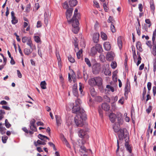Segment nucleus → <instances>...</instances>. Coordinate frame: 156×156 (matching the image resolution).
I'll return each mask as SVG.
<instances>
[{"label":"nucleus","mask_w":156,"mask_h":156,"mask_svg":"<svg viewBox=\"0 0 156 156\" xmlns=\"http://www.w3.org/2000/svg\"><path fill=\"white\" fill-rule=\"evenodd\" d=\"M72 111L73 113L77 114L75 117V122L76 126L80 127L82 126L83 120H85L87 119L84 110L81 108L79 106L75 105L72 108Z\"/></svg>","instance_id":"f257e3e1"},{"label":"nucleus","mask_w":156,"mask_h":156,"mask_svg":"<svg viewBox=\"0 0 156 156\" xmlns=\"http://www.w3.org/2000/svg\"><path fill=\"white\" fill-rule=\"evenodd\" d=\"M118 135L119 140H122L124 138L125 140H129L128 133L125 128L119 129L118 133Z\"/></svg>","instance_id":"f03ea898"},{"label":"nucleus","mask_w":156,"mask_h":156,"mask_svg":"<svg viewBox=\"0 0 156 156\" xmlns=\"http://www.w3.org/2000/svg\"><path fill=\"white\" fill-rule=\"evenodd\" d=\"M71 21H72L71 23H72V25L73 27L72 31L74 33L77 34L79 30L78 27L79 23L78 20L77 18H76L75 20H71Z\"/></svg>","instance_id":"7ed1b4c3"},{"label":"nucleus","mask_w":156,"mask_h":156,"mask_svg":"<svg viewBox=\"0 0 156 156\" xmlns=\"http://www.w3.org/2000/svg\"><path fill=\"white\" fill-rule=\"evenodd\" d=\"M73 10V9L72 8H69L67 9L66 12V17L69 22H71V20L70 19V18L72 16V13Z\"/></svg>","instance_id":"20e7f679"},{"label":"nucleus","mask_w":156,"mask_h":156,"mask_svg":"<svg viewBox=\"0 0 156 156\" xmlns=\"http://www.w3.org/2000/svg\"><path fill=\"white\" fill-rule=\"evenodd\" d=\"M114 56V53L112 51H110L107 53L106 55V58L107 60L110 61L113 59Z\"/></svg>","instance_id":"39448f33"},{"label":"nucleus","mask_w":156,"mask_h":156,"mask_svg":"<svg viewBox=\"0 0 156 156\" xmlns=\"http://www.w3.org/2000/svg\"><path fill=\"white\" fill-rule=\"evenodd\" d=\"M78 134L79 136L82 138H83L84 136L86 134V131L84 129H79L78 130Z\"/></svg>","instance_id":"423d86ee"},{"label":"nucleus","mask_w":156,"mask_h":156,"mask_svg":"<svg viewBox=\"0 0 156 156\" xmlns=\"http://www.w3.org/2000/svg\"><path fill=\"white\" fill-rule=\"evenodd\" d=\"M95 80L96 85L98 86H101L102 85V80L101 77H95Z\"/></svg>","instance_id":"0eeeda50"},{"label":"nucleus","mask_w":156,"mask_h":156,"mask_svg":"<svg viewBox=\"0 0 156 156\" xmlns=\"http://www.w3.org/2000/svg\"><path fill=\"white\" fill-rule=\"evenodd\" d=\"M101 108L102 109L105 111H108L110 109V106L109 105L106 103H102L101 105Z\"/></svg>","instance_id":"6e6552de"},{"label":"nucleus","mask_w":156,"mask_h":156,"mask_svg":"<svg viewBox=\"0 0 156 156\" xmlns=\"http://www.w3.org/2000/svg\"><path fill=\"white\" fill-rule=\"evenodd\" d=\"M104 47L105 49L107 51H109L111 49V46L109 42L106 41L104 42Z\"/></svg>","instance_id":"1a4fd4ad"},{"label":"nucleus","mask_w":156,"mask_h":156,"mask_svg":"<svg viewBox=\"0 0 156 156\" xmlns=\"http://www.w3.org/2000/svg\"><path fill=\"white\" fill-rule=\"evenodd\" d=\"M99 34L98 33H95L93 36V40L95 43H98L99 41Z\"/></svg>","instance_id":"9d476101"},{"label":"nucleus","mask_w":156,"mask_h":156,"mask_svg":"<svg viewBox=\"0 0 156 156\" xmlns=\"http://www.w3.org/2000/svg\"><path fill=\"white\" fill-rule=\"evenodd\" d=\"M116 118L117 117L116 115L113 113H110L109 115L110 120L111 122L112 123L114 122L115 121Z\"/></svg>","instance_id":"9b49d317"},{"label":"nucleus","mask_w":156,"mask_h":156,"mask_svg":"<svg viewBox=\"0 0 156 156\" xmlns=\"http://www.w3.org/2000/svg\"><path fill=\"white\" fill-rule=\"evenodd\" d=\"M129 140H125V146L126 150L128 151L130 153H131L132 152V149H131V147L130 146V145L128 143Z\"/></svg>","instance_id":"f8f14e48"},{"label":"nucleus","mask_w":156,"mask_h":156,"mask_svg":"<svg viewBox=\"0 0 156 156\" xmlns=\"http://www.w3.org/2000/svg\"><path fill=\"white\" fill-rule=\"evenodd\" d=\"M73 94L76 97H78V91L77 89V86L76 84H75L73 86Z\"/></svg>","instance_id":"ddd939ff"},{"label":"nucleus","mask_w":156,"mask_h":156,"mask_svg":"<svg viewBox=\"0 0 156 156\" xmlns=\"http://www.w3.org/2000/svg\"><path fill=\"white\" fill-rule=\"evenodd\" d=\"M78 9H76L74 12L73 16L72 19V20H75L76 18H77V20L80 18V15L78 13Z\"/></svg>","instance_id":"4468645a"},{"label":"nucleus","mask_w":156,"mask_h":156,"mask_svg":"<svg viewBox=\"0 0 156 156\" xmlns=\"http://www.w3.org/2000/svg\"><path fill=\"white\" fill-rule=\"evenodd\" d=\"M96 48V49L97 51L99 53L102 52L103 50L102 46L101 45L99 44H96L95 46H94Z\"/></svg>","instance_id":"2eb2a0df"},{"label":"nucleus","mask_w":156,"mask_h":156,"mask_svg":"<svg viewBox=\"0 0 156 156\" xmlns=\"http://www.w3.org/2000/svg\"><path fill=\"white\" fill-rule=\"evenodd\" d=\"M56 124L57 126H59L61 124L62 121L61 117L58 115H55Z\"/></svg>","instance_id":"dca6fc26"},{"label":"nucleus","mask_w":156,"mask_h":156,"mask_svg":"<svg viewBox=\"0 0 156 156\" xmlns=\"http://www.w3.org/2000/svg\"><path fill=\"white\" fill-rule=\"evenodd\" d=\"M95 77L94 78L90 79L89 81V83L91 86H93L96 85V83L95 82Z\"/></svg>","instance_id":"f3484780"},{"label":"nucleus","mask_w":156,"mask_h":156,"mask_svg":"<svg viewBox=\"0 0 156 156\" xmlns=\"http://www.w3.org/2000/svg\"><path fill=\"white\" fill-rule=\"evenodd\" d=\"M150 8L153 14L154 13L155 9V6L153 0H150Z\"/></svg>","instance_id":"a211bd4d"},{"label":"nucleus","mask_w":156,"mask_h":156,"mask_svg":"<svg viewBox=\"0 0 156 156\" xmlns=\"http://www.w3.org/2000/svg\"><path fill=\"white\" fill-rule=\"evenodd\" d=\"M77 3L76 0H70L69 2V5L71 7H74L76 6Z\"/></svg>","instance_id":"6ab92c4d"},{"label":"nucleus","mask_w":156,"mask_h":156,"mask_svg":"<svg viewBox=\"0 0 156 156\" xmlns=\"http://www.w3.org/2000/svg\"><path fill=\"white\" fill-rule=\"evenodd\" d=\"M49 12H45L44 13V23L46 25L47 24L48 22V18L49 17Z\"/></svg>","instance_id":"aec40b11"},{"label":"nucleus","mask_w":156,"mask_h":156,"mask_svg":"<svg viewBox=\"0 0 156 156\" xmlns=\"http://www.w3.org/2000/svg\"><path fill=\"white\" fill-rule=\"evenodd\" d=\"M27 45L29 46L31 49H32L33 46H34L33 44L32 41L30 37L29 39L27 40Z\"/></svg>","instance_id":"412c9836"},{"label":"nucleus","mask_w":156,"mask_h":156,"mask_svg":"<svg viewBox=\"0 0 156 156\" xmlns=\"http://www.w3.org/2000/svg\"><path fill=\"white\" fill-rule=\"evenodd\" d=\"M118 44L120 49L122 47V42L121 37H119L118 38Z\"/></svg>","instance_id":"4be33fe9"},{"label":"nucleus","mask_w":156,"mask_h":156,"mask_svg":"<svg viewBox=\"0 0 156 156\" xmlns=\"http://www.w3.org/2000/svg\"><path fill=\"white\" fill-rule=\"evenodd\" d=\"M38 137L40 139L42 140H44V141H46V140H44V138H45L48 140H49V138L46 136L43 135L41 134H39L38 135Z\"/></svg>","instance_id":"5701e85b"},{"label":"nucleus","mask_w":156,"mask_h":156,"mask_svg":"<svg viewBox=\"0 0 156 156\" xmlns=\"http://www.w3.org/2000/svg\"><path fill=\"white\" fill-rule=\"evenodd\" d=\"M136 47L137 49L140 51H142V49L141 48V44L140 42L138 41L137 42L136 44Z\"/></svg>","instance_id":"b1692460"},{"label":"nucleus","mask_w":156,"mask_h":156,"mask_svg":"<svg viewBox=\"0 0 156 156\" xmlns=\"http://www.w3.org/2000/svg\"><path fill=\"white\" fill-rule=\"evenodd\" d=\"M47 84L45 81L41 82L40 84V86L41 88L43 89H44L46 88Z\"/></svg>","instance_id":"393cba45"},{"label":"nucleus","mask_w":156,"mask_h":156,"mask_svg":"<svg viewBox=\"0 0 156 156\" xmlns=\"http://www.w3.org/2000/svg\"><path fill=\"white\" fill-rule=\"evenodd\" d=\"M32 51H31V50L28 48H26L24 49V52L25 54L27 55H29L30 54Z\"/></svg>","instance_id":"a878e982"},{"label":"nucleus","mask_w":156,"mask_h":156,"mask_svg":"<svg viewBox=\"0 0 156 156\" xmlns=\"http://www.w3.org/2000/svg\"><path fill=\"white\" fill-rule=\"evenodd\" d=\"M34 144L35 146H37L38 145H44L46 144V143H45L44 142L38 140L37 142H35L34 143Z\"/></svg>","instance_id":"bb28decb"},{"label":"nucleus","mask_w":156,"mask_h":156,"mask_svg":"<svg viewBox=\"0 0 156 156\" xmlns=\"http://www.w3.org/2000/svg\"><path fill=\"white\" fill-rule=\"evenodd\" d=\"M90 92L92 96L94 97L96 95V93L93 87H91L90 89Z\"/></svg>","instance_id":"cd10ccee"},{"label":"nucleus","mask_w":156,"mask_h":156,"mask_svg":"<svg viewBox=\"0 0 156 156\" xmlns=\"http://www.w3.org/2000/svg\"><path fill=\"white\" fill-rule=\"evenodd\" d=\"M101 37L103 40H106L107 39V35L103 32H101Z\"/></svg>","instance_id":"c85d7f7f"},{"label":"nucleus","mask_w":156,"mask_h":156,"mask_svg":"<svg viewBox=\"0 0 156 156\" xmlns=\"http://www.w3.org/2000/svg\"><path fill=\"white\" fill-rule=\"evenodd\" d=\"M91 52L92 55H94L97 53V51L94 46L91 49Z\"/></svg>","instance_id":"c756f323"},{"label":"nucleus","mask_w":156,"mask_h":156,"mask_svg":"<svg viewBox=\"0 0 156 156\" xmlns=\"http://www.w3.org/2000/svg\"><path fill=\"white\" fill-rule=\"evenodd\" d=\"M83 52V50L81 49L79 51L76 53V55L77 58L78 59L80 58L81 55L82 54Z\"/></svg>","instance_id":"7c9ffc66"},{"label":"nucleus","mask_w":156,"mask_h":156,"mask_svg":"<svg viewBox=\"0 0 156 156\" xmlns=\"http://www.w3.org/2000/svg\"><path fill=\"white\" fill-rule=\"evenodd\" d=\"M104 73L105 75L110 76L111 75V72L109 70V69H105Z\"/></svg>","instance_id":"2f4dec72"},{"label":"nucleus","mask_w":156,"mask_h":156,"mask_svg":"<svg viewBox=\"0 0 156 156\" xmlns=\"http://www.w3.org/2000/svg\"><path fill=\"white\" fill-rule=\"evenodd\" d=\"M30 129L32 131L36 132L37 131V129L35 125H30Z\"/></svg>","instance_id":"473e14b6"},{"label":"nucleus","mask_w":156,"mask_h":156,"mask_svg":"<svg viewBox=\"0 0 156 156\" xmlns=\"http://www.w3.org/2000/svg\"><path fill=\"white\" fill-rule=\"evenodd\" d=\"M11 18L12 19L11 22L12 24H15L18 22V20L16 19V17H12Z\"/></svg>","instance_id":"72a5a7b5"},{"label":"nucleus","mask_w":156,"mask_h":156,"mask_svg":"<svg viewBox=\"0 0 156 156\" xmlns=\"http://www.w3.org/2000/svg\"><path fill=\"white\" fill-rule=\"evenodd\" d=\"M152 53L154 56L156 55V44L153 46L152 49Z\"/></svg>","instance_id":"f704fd0d"},{"label":"nucleus","mask_w":156,"mask_h":156,"mask_svg":"<svg viewBox=\"0 0 156 156\" xmlns=\"http://www.w3.org/2000/svg\"><path fill=\"white\" fill-rule=\"evenodd\" d=\"M106 88L108 89V90H111L112 92H113L114 91V88L110 85H107L106 86Z\"/></svg>","instance_id":"c9c22d12"},{"label":"nucleus","mask_w":156,"mask_h":156,"mask_svg":"<svg viewBox=\"0 0 156 156\" xmlns=\"http://www.w3.org/2000/svg\"><path fill=\"white\" fill-rule=\"evenodd\" d=\"M115 22V21L113 19V17L111 16H110L108 20V22L109 23H111L113 24V22Z\"/></svg>","instance_id":"e433bc0d"},{"label":"nucleus","mask_w":156,"mask_h":156,"mask_svg":"<svg viewBox=\"0 0 156 156\" xmlns=\"http://www.w3.org/2000/svg\"><path fill=\"white\" fill-rule=\"evenodd\" d=\"M99 58L100 61L102 62H104L105 61V56L102 54H101L100 55Z\"/></svg>","instance_id":"4c0bfd02"},{"label":"nucleus","mask_w":156,"mask_h":156,"mask_svg":"<svg viewBox=\"0 0 156 156\" xmlns=\"http://www.w3.org/2000/svg\"><path fill=\"white\" fill-rule=\"evenodd\" d=\"M85 61L86 63L88 66L89 67L91 66V64L90 61L88 58H85Z\"/></svg>","instance_id":"58836bf2"},{"label":"nucleus","mask_w":156,"mask_h":156,"mask_svg":"<svg viewBox=\"0 0 156 156\" xmlns=\"http://www.w3.org/2000/svg\"><path fill=\"white\" fill-rule=\"evenodd\" d=\"M5 124L6 128H9L11 126V125L8 122L7 119H5Z\"/></svg>","instance_id":"ea45409f"},{"label":"nucleus","mask_w":156,"mask_h":156,"mask_svg":"<svg viewBox=\"0 0 156 156\" xmlns=\"http://www.w3.org/2000/svg\"><path fill=\"white\" fill-rule=\"evenodd\" d=\"M29 38L30 37H23L22 39V42L23 43L27 42V40H28Z\"/></svg>","instance_id":"a19ab883"},{"label":"nucleus","mask_w":156,"mask_h":156,"mask_svg":"<svg viewBox=\"0 0 156 156\" xmlns=\"http://www.w3.org/2000/svg\"><path fill=\"white\" fill-rule=\"evenodd\" d=\"M81 101L79 99H77L75 101V106H80V104L81 103Z\"/></svg>","instance_id":"79ce46f5"},{"label":"nucleus","mask_w":156,"mask_h":156,"mask_svg":"<svg viewBox=\"0 0 156 156\" xmlns=\"http://www.w3.org/2000/svg\"><path fill=\"white\" fill-rule=\"evenodd\" d=\"M99 69H92V72L94 74H98L99 72Z\"/></svg>","instance_id":"37998d69"},{"label":"nucleus","mask_w":156,"mask_h":156,"mask_svg":"<svg viewBox=\"0 0 156 156\" xmlns=\"http://www.w3.org/2000/svg\"><path fill=\"white\" fill-rule=\"evenodd\" d=\"M156 34V29H155V30L153 32V37H152V40L153 41V43H154V41L155 40Z\"/></svg>","instance_id":"c03bdc74"},{"label":"nucleus","mask_w":156,"mask_h":156,"mask_svg":"<svg viewBox=\"0 0 156 156\" xmlns=\"http://www.w3.org/2000/svg\"><path fill=\"white\" fill-rule=\"evenodd\" d=\"M111 66L112 68H115L117 67V63L115 62H113L111 64Z\"/></svg>","instance_id":"a18cd8bd"},{"label":"nucleus","mask_w":156,"mask_h":156,"mask_svg":"<svg viewBox=\"0 0 156 156\" xmlns=\"http://www.w3.org/2000/svg\"><path fill=\"white\" fill-rule=\"evenodd\" d=\"M111 30L112 32L113 33H114L116 31V29L115 26L112 23L111 24Z\"/></svg>","instance_id":"49530a36"},{"label":"nucleus","mask_w":156,"mask_h":156,"mask_svg":"<svg viewBox=\"0 0 156 156\" xmlns=\"http://www.w3.org/2000/svg\"><path fill=\"white\" fill-rule=\"evenodd\" d=\"M93 67L94 68H98L100 67V63H95L93 65Z\"/></svg>","instance_id":"de8ad7c7"},{"label":"nucleus","mask_w":156,"mask_h":156,"mask_svg":"<svg viewBox=\"0 0 156 156\" xmlns=\"http://www.w3.org/2000/svg\"><path fill=\"white\" fill-rule=\"evenodd\" d=\"M34 41L37 43H39L40 41V38L38 36H34Z\"/></svg>","instance_id":"09e8293b"},{"label":"nucleus","mask_w":156,"mask_h":156,"mask_svg":"<svg viewBox=\"0 0 156 156\" xmlns=\"http://www.w3.org/2000/svg\"><path fill=\"white\" fill-rule=\"evenodd\" d=\"M113 129L115 132V133H118L119 131V127L115 125L114 126H113Z\"/></svg>","instance_id":"8fccbe9b"},{"label":"nucleus","mask_w":156,"mask_h":156,"mask_svg":"<svg viewBox=\"0 0 156 156\" xmlns=\"http://www.w3.org/2000/svg\"><path fill=\"white\" fill-rule=\"evenodd\" d=\"M30 4H28L27 5L26 8V11L27 12H29L30 10Z\"/></svg>","instance_id":"3c124183"},{"label":"nucleus","mask_w":156,"mask_h":156,"mask_svg":"<svg viewBox=\"0 0 156 156\" xmlns=\"http://www.w3.org/2000/svg\"><path fill=\"white\" fill-rule=\"evenodd\" d=\"M68 60L69 62H70L71 63H73L75 62V60L74 58L71 57V56H69L68 57Z\"/></svg>","instance_id":"603ef678"},{"label":"nucleus","mask_w":156,"mask_h":156,"mask_svg":"<svg viewBox=\"0 0 156 156\" xmlns=\"http://www.w3.org/2000/svg\"><path fill=\"white\" fill-rule=\"evenodd\" d=\"M79 145L80 146V147L81 149L84 151H86V148L83 145H81V144H80V142H79Z\"/></svg>","instance_id":"864d4df0"},{"label":"nucleus","mask_w":156,"mask_h":156,"mask_svg":"<svg viewBox=\"0 0 156 156\" xmlns=\"http://www.w3.org/2000/svg\"><path fill=\"white\" fill-rule=\"evenodd\" d=\"M63 7L65 9H67L69 7L68 5L66 2H65L63 3Z\"/></svg>","instance_id":"5fc2aeb1"},{"label":"nucleus","mask_w":156,"mask_h":156,"mask_svg":"<svg viewBox=\"0 0 156 156\" xmlns=\"http://www.w3.org/2000/svg\"><path fill=\"white\" fill-rule=\"evenodd\" d=\"M124 98L123 97H122L119 101V103H120L121 105H123L124 103Z\"/></svg>","instance_id":"6e6d98bb"},{"label":"nucleus","mask_w":156,"mask_h":156,"mask_svg":"<svg viewBox=\"0 0 156 156\" xmlns=\"http://www.w3.org/2000/svg\"><path fill=\"white\" fill-rule=\"evenodd\" d=\"M145 22L146 23L148 24V27H150L151 26V21L149 19H146L145 20Z\"/></svg>","instance_id":"4d7b16f0"},{"label":"nucleus","mask_w":156,"mask_h":156,"mask_svg":"<svg viewBox=\"0 0 156 156\" xmlns=\"http://www.w3.org/2000/svg\"><path fill=\"white\" fill-rule=\"evenodd\" d=\"M152 110V106H149L148 108L146 109V112L148 113H149Z\"/></svg>","instance_id":"13d9d810"},{"label":"nucleus","mask_w":156,"mask_h":156,"mask_svg":"<svg viewBox=\"0 0 156 156\" xmlns=\"http://www.w3.org/2000/svg\"><path fill=\"white\" fill-rule=\"evenodd\" d=\"M96 100L99 102H101L102 100V98L100 96H98L95 98Z\"/></svg>","instance_id":"bf43d9fd"},{"label":"nucleus","mask_w":156,"mask_h":156,"mask_svg":"<svg viewBox=\"0 0 156 156\" xmlns=\"http://www.w3.org/2000/svg\"><path fill=\"white\" fill-rule=\"evenodd\" d=\"M94 5L97 8L99 7V3L96 1L94 0Z\"/></svg>","instance_id":"052dcab7"},{"label":"nucleus","mask_w":156,"mask_h":156,"mask_svg":"<svg viewBox=\"0 0 156 156\" xmlns=\"http://www.w3.org/2000/svg\"><path fill=\"white\" fill-rule=\"evenodd\" d=\"M151 83L150 82H148L147 84L148 90H150L151 89Z\"/></svg>","instance_id":"680f3d73"},{"label":"nucleus","mask_w":156,"mask_h":156,"mask_svg":"<svg viewBox=\"0 0 156 156\" xmlns=\"http://www.w3.org/2000/svg\"><path fill=\"white\" fill-rule=\"evenodd\" d=\"M153 93L154 96H155L156 94V86L153 87Z\"/></svg>","instance_id":"e2e57ef3"},{"label":"nucleus","mask_w":156,"mask_h":156,"mask_svg":"<svg viewBox=\"0 0 156 156\" xmlns=\"http://www.w3.org/2000/svg\"><path fill=\"white\" fill-rule=\"evenodd\" d=\"M7 136H3L2 137V140L4 143L6 142V140L7 139Z\"/></svg>","instance_id":"0e129e2a"},{"label":"nucleus","mask_w":156,"mask_h":156,"mask_svg":"<svg viewBox=\"0 0 156 156\" xmlns=\"http://www.w3.org/2000/svg\"><path fill=\"white\" fill-rule=\"evenodd\" d=\"M36 121L34 119H32L30 121V125H35Z\"/></svg>","instance_id":"69168bd1"},{"label":"nucleus","mask_w":156,"mask_h":156,"mask_svg":"<svg viewBox=\"0 0 156 156\" xmlns=\"http://www.w3.org/2000/svg\"><path fill=\"white\" fill-rule=\"evenodd\" d=\"M2 108L7 110H10V108L8 106H6L3 105L2 107Z\"/></svg>","instance_id":"338daca9"},{"label":"nucleus","mask_w":156,"mask_h":156,"mask_svg":"<svg viewBox=\"0 0 156 156\" xmlns=\"http://www.w3.org/2000/svg\"><path fill=\"white\" fill-rule=\"evenodd\" d=\"M79 86H80L79 90L80 91V93H81L83 91L82 88L83 87L82 84L80 83Z\"/></svg>","instance_id":"774afa93"}]
</instances>
